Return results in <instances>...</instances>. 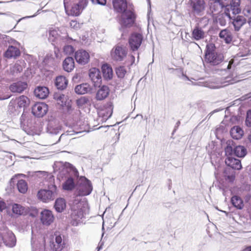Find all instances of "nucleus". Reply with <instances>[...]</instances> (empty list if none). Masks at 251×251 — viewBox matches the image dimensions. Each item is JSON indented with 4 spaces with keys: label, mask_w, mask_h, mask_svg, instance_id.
<instances>
[{
    "label": "nucleus",
    "mask_w": 251,
    "mask_h": 251,
    "mask_svg": "<svg viewBox=\"0 0 251 251\" xmlns=\"http://www.w3.org/2000/svg\"><path fill=\"white\" fill-rule=\"evenodd\" d=\"M113 7L121 15L119 23L123 27H130L135 22L136 15L132 4H128L126 0H113Z\"/></svg>",
    "instance_id": "1"
},
{
    "label": "nucleus",
    "mask_w": 251,
    "mask_h": 251,
    "mask_svg": "<svg viewBox=\"0 0 251 251\" xmlns=\"http://www.w3.org/2000/svg\"><path fill=\"white\" fill-rule=\"evenodd\" d=\"M78 175L79 172L75 167L69 162H65L59 168L57 179L60 181L64 180L62 188H75Z\"/></svg>",
    "instance_id": "2"
},
{
    "label": "nucleus",
    "mask_w": 251,
    "mask_h": 251,
    "mask_svg": "<svg viewBox=\"0 0 251 251\" xmlns=\"http://www.w3.org/2000/svg\"><path fill=\"white\" fill-rule=\"evenodd\" d=\"M31 176L33 179L37 177L40 178L41 176H45V180L41 182L44 188H57L55 184L54 176L51 174L45 171H36L34 172H28V175L24 174H17L13 176L11 178V183L13 184L14 182L17 179H20V177L27 178ZM13 185V184H12Z\"/></svg>",
    "instance_id": "3"
},
{
    "label": "nucleus",
    "mask_w": 251,
    "mask_h": 251,
    "mask_svg": "<svg viewBox=\"0 0 251 251\" xmlns=\"http://www.w3.org/2000/svg\"><path fill=\"white\" fill-rule=\"evenodd\" d=\"M92 189H76L74 193V200L70 203L71 209L73 211L72 214L77 216L78 217L83 215V208L85 207L86 202L81 201L78 198L80 196H85L89 195Z\"/></svg>",
    "instance_id": "4"
},
{
    "label": "nucleus",
    "mask_w": 251,
    "mask_h": 251,
    "mask_svg": "<svg viewBox=\"0 0 251 251\" xmlns=\"http://www.w3.org/2000/svg\"><path fill=\"white\" fill-rule=\"evenodd\" d=\"M204 61L211 66H217L224 59L222 53L217 51L214 44L210 43L206 45L204 55Z\"/></svg>",
    "instance_id": "5"
},
{
    "label": "nucleus",
    "mask_w": 251,
    "mask_h": 251,
    "mask_svg": "<svg viewBox=\"0 0 251 251\" xmlns=\"http://www.w3.org/2000/svg\"><path fill=\"white\" fill-rule=\"evenodd\" d=\"M226 155H234L238 157H244L247 154L246 149L243 146H236L232 141L227 142L225 149Z\"/></svg>",
    "instance_id": "6"
},
{
    "label": "nucleus",
    "mask_w": 251,
    "mask_h": 251,
    "mask_svg": "<svg viewBox=\"0 0 251 251\" xmlns=\"http://www.w3.org/2000/svg\"><path fill=\"white\" fill-rule=\"evenodd\" d=\"M127 53L126 48L122 46L115 47L111 52L112 59L117 62H121L124 60L126 56Z\"/></svg>",
    "instance_id": "7"
},
{
    "label": "nucleus",
    "mask_w": 251,
    "mask_h": 251,
    "mask_svg": "<svg viewBox=\"0 0 251 251\" xmlns=\"http://www.w3.org/2000/svg\"><path fill=\"white\" fill-rule=\"evenodd\" d=\"M143 40V36L142 34L134 32L131 34L128 39V43L130 49L132 51L138 50Z\"/></svg>",
    "instance_id": "8"
},
{
    "label": "nucleus",
    "mask_w": 251,
    "mask_h": 251,
    "mask_svg": "<svg viewBox=\"0 0 251 251\" xmlns=\"http://www.w3.org/2000/svg\"><path fill=\"white\" fill-rule=\"evenodd\" d=\"M48 111V106L44 102H38L32 107V113L37 118L44 116Z\"/></svg>",
    "instance_id": "9"
},
{
    "label": "nucleus",
    "mask_w": 251,
    "mask_h": 251,
    "mask_svg": "<svg viewBox=\"0 0 251 251\" xmlns=\"http://www.w3.org/2000/svg\"><path fill=\"white\" fill-rule=\"evenodd\" d=\"M233 25L234 30L238 31L247 23L246 18L242 15H235L228 17Z\"/></svg>",
    "instance_id": "10"
},
{
    "label": "nucleus",
    "mask_w": 251,
    "mask_h": 251,
    "mask_svg": "<svg viewBox=\"0 0 251 251\" xmlns=\"http://www.w3.org/2000/svg\"><path fill=\"white\" fill-rule=\"evenodd\" d=\"M56 189L52 191L50 189H40L37 194L39 199L44 202L53 200L56 196Z\"/></svg>",
    "instance_id": "11"
},
{
    "label": "nucleus",
    "mask_w": 251,
    "mask_h": 251,
    "mask_svg": "<svg viewBox=\"0 0 251 251\" xmlns=\"http://www.w3.org/2000/svg\"><path fill=\"white\" fill-rule=\"evenodd\" d=\"M62 130V126L57 120H50L46 127V131L51 135L59 134Z\"/></svg>",
    "instance_id": "12"
},
{
    "label": "nucleus",
    "mask_w": 251,
    "mask_h": 251,
    "mask_svg": "<svg viewBox=\"0 0 251 251\" xmlns=\"http://www.w3.org/2000/svg\"><path fill=\"white\" fill-rule=\"evenodd\" d=\"M54 240L50 242V247L52 251H62L66 247L65 241L61 235H55Z\"/></svg>",
    "instance_id": "13"
},
{
    "label": "nucleus",
    "mask_w": 251,
    "mask_h": 251,
    "mask_svg": "<svg viewBox=\"0 0 251 251\" xmlns=\"http://www.w3.org/2000/svg\"><path fill=\"white\" fill-rule=\"evenodd\" d=\"M89 76L95 87H100L101 84L102 78L99 69L93 68L89 70Z\"/></svg>",
    "instance_id": "14"
},
{
    "label": "nucleus",
    "mask_w": 251,
    "mask_h": 251,
    "mask_svg": "<svg viewBox=\"0 0 251 251\" xmlns=\"http://www.w3.org/2000/svg\"><path fill=\"white\" fill-rule=\"evenodd\" d=\"M88 3L87 0H81L77 3L74 4L70 10V15L75 16H79Z\"/></svg>",
    "instance_id": "15"
},
{
    "label": "nucleus",
    "mask_w": 251,
    "mask_h": 251,
    "mask_svg": "<svg viewBox=\"0 0 251 251\" xmlns=\"http://www.w3.org/2000/svg\"><path fill=\"white\" fill-rule=\"evenodd\" d=\"M75 57L76 61L81 65L87 64L90 59L89 53L86 51L83 50H79L76 51Z\"/></svg>",
    "instance_id": "16"
},
{
    "label": "nucleus",
    "mask_w": 251,
    "mask_h": 251,
    "mask_svg": "<svg viewBox=\"0 0 251 251\" xmlns=\"http://www.w3.org/2000/svg\"><path fill=\"white\" fill-rule=\"evenodd\" d=\"M226 156L227 157L225 159V163L229 167L228 168L231 169L233 171L234 170H240L242 169V166L240 160L233 157L232 155Z\"/></svg>",
    "instance_id": "17"
},
{
    "label": "nucleus",
    "mask_w": 251,
    "mask_h": 251,
    "mask_svg": "<svg viewBox=\"0 0 251 251\" xmlns=\"http://www.w3.org/2000/svg\"><path fill=\"white\" fill-rule=\"evenodd\" d=\"M54 216L50 210L44 209L41 213L40 220L44 225L49 226L53 223Z\"/></svg>",
    "instance_id": "18"
},
{
    "label": "nucleus",
    "mask_w": 251,
    "mask_h": 251,
    "mask_svg": "<svg viewBox=\"0 0 251 251\" xmlns=\"http://www.w3.org/2000/svg\"><path fill=\"white\" fill-rule=\"evenodd\" d=\"M190 4L193 12L197 15H200L205 8V2L203 0H190Z\"/></svg>",
    "instance_id": "19"
},
{
    "label": "nucleus",
    "mask_w": 251,
    "mask_h": 251,
    "mask_svg": "<svg viewBox=\"0 0 251 251\" xmlns=\"http://www.w3.org/2000/svg\"><path fill=\"white\" fill-rule=\"evenodd\" d=\"M205 36V33L199 24H197L192 30L191 38L192 40L199 41L203 39Z\"/></svg>",
    "instance_id": "20"
},
{
    "label": "nucleus",
    "mask_w": 251,
    "mask_h": 251,
    "mask_svg": "<svg viewBox=\"0 0 251 251\" xmlns=\"http://www.w3.org/2000/svg\"><path fill=\"white\" fill-rule=\"evenodd\" d=\"M27 87V84L25 82L18 81L12 83L9 87V89L12 93H22Z\"/></svg>",
    "instance_id": "21"
},
{
    "label": "nucleus",
    "mask_w": 251,
    "mask_h": 251,
    "mask_svg": "<svg viewBox=\"0 0 251 251\" xmlns=\"http://www.w3.org/2000/svg\"><path fill=\"white\" fill-rule=\"evenodd\" d=\"M68 84V80L63 75H59L56 77L54 81V85L59 90H65Z\"/></svg>",
    "instance_id": "22"
},
{
    "label": "nucleus",
    "mask_w": 251,
    "mask_h": 251,
    "mask_svg": "<svg viewBox=\"0 0 251 251\" xmlns=\"http://www.w3.org/2000/svg\"><path fill=\"white\" fill-rule=\"evenodd\" d=\"M21 54L20 50L14 46V45H9L8 49L5 51L4 55L7 58H17Z\"/></svg>",
    "instance_id": "23"
},
{
    "label": "nucleus",
    "mask_w": 251,
    "mask_h": 251,
    "mask_svg": "<svg viewBox=\"0 0 251 251\" xmlns=\"http://www.w3.org/2000/svg\"><path fill=\"white\" fill-rule=\"evenodd\" d=\"M110 90L107 86L103 85L100 87V89L98 90L96 99L98 100H102L106 98L109 94Z\"/></svg>",
    "instance_id": "24"
},
{
    "label": "nucleus",
    "mask_w": 251,
    "mask_h": 251,
    "mask_svg": "<svg viewBox=\"0 0 251 251\" xmlns=\"http://www.w3.org/2000/svg\"><path fill=\"white\" fill-rule=\"evenodd\" d=\"M34 94L36 97L40 99H45L49 95V91L45 86H37L34 91Z\"/></svg>",
    "instance_id": "25"
},
{
    "label": "nucleus",
    "mask_w": 251,
    "mask_h": 251,
    "mask_svg": "<svg viewBox=\"0 0 251 251\" xmlns=\"http://www.w3.org/2000/svg\"><path fill=\"white\" fill-rule=\"evenodd\" d=\"M92 88L87 83H84L76 85L75 88V92L78 95H83L85 94L91 93Z\"/></svg>",
    "instance_id": "26"
},
{
    "label": "nucleus",
    "mask_w": 251,
    "mask_h": 251,
    "mask_svg": "<svg viewBox=\"0 0 251 251\" xmlns=\"http://www.w3.org/2000/svg\"><path fill=\"white\" fill-rule=\"evenodd\" d=\"M76 183L77 187H80L81 188H93L91 181L84 176L78 175Z\"/></svg>",
    "instance_id": "27"
},
{
    "label": "nucleus",
    "mask_w": 251,
    "mask_h": 251,
    "mask_svg": "<svg viewBox=\"0 0 251 251\" xmlns=\"http://www.w3.org/2000/svg\"><path fill=\"white\" fill-rule=\"evenodd\" d=\"M62 66L64 70L67 72H71L75 68V61L72 57H66L63 62Z\"/></svg>",
    "instance_id": "28"
},
{
    "label": "nucleus",
    "mask_w": 251,
    "mask_h": 251,
    "mask_svg": "<svg viewBox=\"0 0 251 251\" xmlns=\"http://www.w3.org/2000/svg\"><path fill=\"white\" fill-rule=\"evenodd\" d=\"M14 100L16 101V104H17V108H23L24 109L27 107L30 103L29 99L27 97L24 95L20 96L16 100Z\"/></svg>",
    "instance_id": "29"
},
{
    "label": "nucleus",
    "mask_w": 251,
    "mask_h": 251,
    "mask_svg": "<svg viewBox=\"0 0 251 251\" xmlns=\"http://www.w3.org/2000/svg\"><path fill=\"white\" fill-rule=\"evenodd\" d=\"M231 202L237 209L241 210L244 207L243 200L238 196H233L231 198Z\"/></svg>",
    "instance_id": "30"
},
{
    "label": "nucleus",
    "mask_w": 251,
    "mask_h": 251,
    "mask_svg": "<svg viewBox=\"0 0 251 251\" xmlns=\"http://www.w3.org/2000/svg\"><path fill=\"white\" fill-rule=\"evenodd\" d=\"M101 71L104 79L110 80L113 77V71L112 68L107 64L103 65L101 67Z\"/></svg>",
    "instance_id": "31"
},
{
    "label": "nucleus",
    "mask_w": 251,
    "mask_h": 251,
    "mask_svg": "<svg viewBox=\"0 0 251 251\" xmlns=\"http://www.w3.org/2000/svg\"><path fill=\"white\" fill-rule=\"evenodd\" d=\"M12 212L18 215H25L27 214L28 209L20 204L15 203L12 206Z\"/></svg>",
    "instance_id": "32"
},
{
    "label": "nucleus",
    "mask_w": 251,
    "mask_h": 251,
    "mask_svg": "<svg viewBox=\"0 0 251 251\" xmlns=\"http://www.w3.org/2000/svg\"><path fill=\"white\" fill-rule=\"evenodd\" d=\"M219 36L221 39H223L226 44H229L232 41L231 33L227 29L222 30L219 34Z\"/></svg>",
    "instance_id": "33"
},
{
    "label": "nucleus",
    "mask_w": 251,
    "mask_h": 251,
    "mask_svg": "<svg viewBox=\"0 0 251 251\" xmlns=\"http://www.w3.org/2000/svg\"><path fill=\"white\" fill-rule=\"evenodd\" d=\"M244 131L239 126H235L231 128L230 134L231 137L235 139L238 140L241 138Z\"/></svg>",
    "instance_id": "34"
},
{
    "label": "nucleus",
    "mask_w": 251,
    "mask_h": 251,
    "mask_svg": "<svg viewBox=\"0 0 251 251\" xmlns=\"http://www.w3.org/2000/svg\"><path fill=\"white\" fill-rule=\"evenodd\" d=\"M4 243L5 245L13 247L16 244V239L12 233H6L4 234Z\"/></svg>",
    "instance_id": "35"
},
{
    "label": "nucleus",
    "mask_w": 251,
    "mask_h": 251,
    "mask_svg": "<svg viewBox=\"0 0 251 251\" xmlns=\"http://www.w3.org/2000/svg\"><path fill=\"white\" fill-rule=\"evenodd\" d=\"M9 184L10 185V188H15L16 186V188H28V184L27 182L23 179H17L14 182L13 185L11 183V179L9 180Z\"/></svg>",
    "instance_id": "36"
},
{
    "label": "nucleus",
    "mask_w": 251,
    "mask_h": 251,
    "mask_svg": "<svg viewBox=\"0 0 251 251\" xmlns=\"http://www.w3.org/2000/svg\"><path fill=\"white\" fill-rule=\"evenodd\" d=\"M16 101L12 99L9 103L7 110L8 114L11 116H15L18 115L19 113L18 108H17V106L16 107Z\"/></svg>",
    "instance_id": "37"
},
{
    "label": "nucleus",
    "mask_w": 251,
    "mask_h": 251,
    "mask_svg": "<svg viewBox=\"0 0 251 251\" xmlns=\"http://www.w3.org/2000/svg\"><path fill=\"white\" fill-rule=\"evenodd\" d=\"M224 177L226 181L233 182L235 177L234 171L230 168H226L224 171Z\"/></svg>",
    "instance_id": "38"
},
{
    "label": "nucleus",
    "mask_w": 251,
    "mask_h": 251,
    "mask_svg": "<svg viewBox=\"0 0 251 251\" xmlns=\"http://www.w3.org/2000/svg\"><path fill=\"white\" fill-rule=\"evenodd\" d=\"M65 200L63 198H58L55 201L54 208L58 212H62L66 208Z\"/></svg>",
    "instance_id": "39"
},
{
    "label": "nucleus",
    "mask_w": 251,
    "mask_h": 251,
    "mask_svg": "<svg viewBox=\"0 0 251 251\" xmlns=\"http://www.w3.org/2000/svg\"><path fill=\"white\" fill-rule=\"evenodd\" d=\"M113 113V105L111 102L107 103V107L105 110L103 111L101 113L102 118L105 120L109 119L112 116Z\"/></svg>",
    "instance_id": "40"
},
{
    "label": "nucleus",
    "mask_w": 251,
    "mask_h": 251,
    "mask_svg": "<svg viewBox=\"0 0 251 251\" xmlns=\"http://www.w3.org/2000/svg\"><path fill=\"white\" fill-rule=\"evenodd\" d=\"M232 83H233V80L230 79L229 77H226L225 78L224 80L221 81L220 85H209V87L212 89H218Z\"/></svg>",
    "instance_id": "41"
},
{
    "label": "nucleus",
    "mask_w": 251,
    "mask_h": 251,
    "mask_svg": "<svg viewBox=\"0 0 251 251\" xmlns=\"http://www.w3.org/2000/svg\"><path fill=\"white\" fill-rule=\"evenodd\" d=\"M0 38L2 39L3 42L10 44V45H16V44H18L17 41L12 38L10 36L5 35H0Z\"/></svg>",
    "instance_id": "42"
},
{
    "label": "nucleus",
    "mask_w": 251,
    "mask_h": 251,
    "mask_svg": "<svg viewBox=\"0 0 251 251\" xmlns=\"http://www.w3.org/2000/svg\"><path fill=\"white\" fill-rule=\"evenodd\" d=\"M54 99L58 101V103L63 105L65 103L66 99L65 95L62 94H56L54 95Z\"/></svg>",
    "instance_id": "43"
},
{
    "label": "nucleus",
    "mask_w": 251,
    "mask_h": 251,
    "mask_svg": "<svg viewBox=\"0 0 251 251\" xmlns=\"http://www.w3.org/2000/svg\"><path fill=\"white\" fill-rule=\"evenodd\" d=\"M126 71L124 66H120L116 69V74L119 78H123Z\"/></svg>",
    "instance_id": "44"
},
{
    "label": "nucleus",
    "mask_w": 251,
    "mask_h": 251,
    "mask_svg": "<svg viewBox=\"0 0 251 251\" xmlns=\"http://www.w3.org/2000/svg\"><path fill=\"white\" fill-rule=\"evenodd\" d=\"M89 102L88 98L83 97L77 100V103L78 106H82Z\"/></svg>",
    "instance_id": "45"
},
{
    "label": "nucleus",
    "mask_w": 251,
    "mask_h": 251,
    "mask_svg": "<svg viewBox=\"0 0 251 251\" xmlns=\"http://www.w3.org/2000/svg\"><path fill=\"white\" fill-rule=\"evenodd\" d=\"M246 124L248 127H251V110H249L247 112Z\"/></svg>",
    "instance_id": "46"
},
{
    "label": "nucleus",
    "mask_w": 251,
    "mask_h": 251,
    "mask_svg": "<svg viewBox=\"0 0 251 251\" xmlns=\"http://www.w3.org/2000/svg\"><path fill=\"white\" fill-rule=\"evenodd\" d=\"M22 71L23 67L19 64H15L13 67L12 72H13L14 73H19Z\"/></svg>",
    "instance_id": "47"
},
{
    "label": "nucleus",
    "mask_w": 251,
    "mask_h": 251,
    "mask_svg": "<svg viewBox=\"0 0 251 251\" xmlns=\"http://www.w3.org/2000/svg\"><path fill=\"white\" fill-rule=\"evenodd\" d=\"M45 249V245H42L41 244H37L33 247V251H44Z\"/></svg>",
    "instance_id": "48"
},
{
    "label": "nucleus",
    "mask_w": 251,
    "mask_h": 251,
    "mask_svg": "<svg viewBox=\"0 0 251 251\" xmlns=\"http://www.w3.org/2000/svg\"><path fill=\"white\" fill-rule=\"evenodd\" d=\"M3 86V83H2V81L0 80V88H1ZM11 97V95L6 94L3 96L0 95V100H4L10 98Z\"/></svg>",
    "instance_id": "49"
},
{
    "label": "nucleus",
    "mask_w": 251,
    "mask_h": 251,
    "mask_svg": "<svg viewBox=\"0 0 251 251\" xmlns=\"http://www.w3.org/2000/svg\"><path fill=\"white\" fill-rule=\"evenodd\" d=\"M94 4L104 5L106 3V0H91Z\"/></svg>",
    "instance_id": "50"
},
{
    "label": "nucleus",
    "mask_w": 251,
    "mask_h": 251,
    "mask_svg": "<svg viewBox=\"0 0 251 251\" xmlns=\"http://www.w3.org/2000/svg\"><path fill=\"white\" fill-rule=\"evenodd\" d=\"M50 37H52L54 38H56L58 36V31L55 29L50 30L49 31Z\"/></svg>",
    "instance_id": "51"
},
{
    "label": "nucleus",
    "mask_w": 251,
    "mask_h": 251,
    "mask_svg": "<svg viewBox=\"0 0 251 251\" xmlns=\"http://www.w3.org/2000/svg\"><path fill=\"white\" fill-rule=\"evenodd\" d=\"M70 26L71 27L77 29L79 27V25L75 21H71L70 22Z\"/></svg>",
    "instance_id": "52"
},
{
    "label": "nucleus",
    "mask_w": 251,
    "mask_h": 251,
    "mask_svg": "<svg viewBox=\"0 0 251 251\" xmlns=\"http://www.w3.org/2000/svg\"><path fill=\"white\" fill-rule=\"evenodd\" d=\"M225 130V127L223 126H220L219 127L216 129V134H218L224 132Z\"/></svg>",
    "instance_id": "53"
},
{
    "label": "nucleus",
    "mask_w": 251,
    "mask_h": 251,
    "mask_svg": "<svg viewBox=\"0 0 251 251\" xmlns=\"http://www.w3.org/2000/svg\"><path fill=\"white\" fill-rule=\"evenodd\" d=\"M68 134H66L65 133H62L60 136H59L58 139L57 141H56L55 143V144H57L61 141L62 139L64 140L65 139L66 137L68 136Z\"/></svg>",
    "instance_id": "54"
},
{
    "label": "nucleus",
    "mask_w": 251,
    "mask_h": 251,
    "mask_svg": "<svg viewBox=\"0 0 251 251\" xmlns=\"http://www.w3.org/2000/svg\"><path fill=\"white\" fill-rule=\"evenodd\" d=\"M64 51H69L70 52H73L74 51V48L72 46H67L65 47Z\"/></svg>",
    "instance_id": "55"
},
{
    "label": "nucleus",
    "mask_w": 251,
    "mask_h": 251,
    "mask_svg": "<svg viewBox=\"0 0 251 251\" xmlns=\"http://www.w3.org/2000/svg\"><path fill=\"white\" fill-rule=\"evenodd\" d=\"M25 115L24 112L20 119V123H21V126L24 124V122L25 121Z\"/></svg>",
    "instance_id": "56"
},
{
    "label": "nucleus",
    "mask_w": 251,
    "mask_h": 251,
    "mask_svg": "<svg viewBox=\"0 0 251 251\" xmlns=\"http://www.w3.org/2000/svg\"><path fill=\"white\" fill-rule=\"evenodd\" d=\"M6 208V204L4 202L0 201V211H2Z\"/></svg>",
    "instance_id": "57"
},
{
    "label": "nucleus",
    "mask_w": 251,
    "mask_h": 251,
    "mask_svg": "<svg viewBox=\"0 0 251 251\" xmlns=\"http://www.w3.org/2000/svg\"><path fill=\"white\" fill-rule=\"evenodd\" d=\"M29 215L33 217L36 216L38 215V210L36 209H34L33 213H30Z\"/></svg>",
    "instance_id": "58"
},
{
    "label": "nucleus",
    "mask_w": 251,
    "mask_h": 251,
    "mask_svg": "<svg viewBox=\"0 0 251 251\" xmlns=\"http://www.w3.org/2000/svg\"><path fill=\"white\" fill-rule=\"evenodd\" d=\"M37 15V14H35L34 15H32V16H27V17H24V18H21L20 19H19L17 22V23H16V25H15V26H14V28H15L16 25L19 23V22L20 21H21L22 20L24 19H25V18H32V17H35V16H36Z\"/></svg>",
    "instance_id": "59"
},
{
    "label": "nucleus",
    "mask_w": 251,
    "mask_h": 251,
    "mask_svg": "<svg viewBox=\"0 0 251 251\" xmlns=\"http://www.w3.org/2000/svg\"><path fill=\"white\" fill-rule=\"evenodd\" d=\"M245 15L247 16V14H250L251 12V9L249 8H245L243 10Z\"/></svg>",
    "instance_id": "60"
},
{
    "label": "nucleus",
    "mask_w": 251,
    "mask_h": 251,
    "mask_svg": "<svg viewBox=\"0 0 251 251\" xmlns=\"http://www.w3.org/2000/svg\"><path fill=\"white\" fill-rule=\"evenodd\" d=\"M232 64V62L231 61H229L227 64L226 69H224V71H226V70H230L231 68Z\"/></svg>",
    "instance_id": "61"
},
{
    "label": "nucleus",
    "mask_w": 251,
    "mask_h": 251,
    "mask_svg": "<svg viewBox=\"0 0 251 251\" xmlns=\"http://www.w3.org/2000/svg\"><path fill=\"white\" fill-rule=\"evenodd\" d=\"M219 110H218V109H216L213 111H212L211 112H210L208 115L206 117V118H208V119L210 118V117L215 112H218L219 111Z\"/></svg>",
    "instance_id": "62"
},
{
    "label": "nucleus",
    "mask_w": 251,
    "mask_h": 251,
    "mask_svg": "<svg viewBox=\"0 0 251 251\" xmlns=\"http://www.w3.org/2000/svg\"><path fill=\"white\" fill-rule=\"evenodd\" d=\"M2 243H4V234L2 235L0 233V246H1Z\"/></svg>",
    "instance_id": "63"
},
{
    "label": "nucleus",
    "mask_w": 251,
    "mask_h": 251,
    "mask_svg": "<svg viewBox=\"0 0 251 251\" xmlns=\"http://www.w3.org/2000/svg\"><path fill=\"white\" fill-rule=\"evenodd\" d=\"M130 58L131 60V63L130 65H132L134 63L135 57L133 55H131Z\"/></svg>",
    "instance_id": "64"
}]
</instances>
